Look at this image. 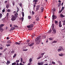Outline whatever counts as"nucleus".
Returning a JSON list of instances; mask_svg holds the SVG:
<instances>
[{"instance_id":"nucleus-3","label":"nucleus","mask_w":65,"mask_h":65,"mask_svg":"<svg viewBox=\"0 0 65 65\" xmlns=\"http://www.w3.org/2000/svg\"><path fill=\"white\" fill-rule=\"evenodd\" d=\"M40 7V6L39 5H38L36 6V10H35V11H37V10H39V8Z\"/></svg>"},{"instance_id":"nucleus-52","label":"nucleus","mask_w":65,"mask_h":65,"mask_svg":"<svg viewBox=\"0 0 65 65\" xmlns=\"http://www.w3.org/2000/svg\"><path fill=\"white\" fill-rule=\"evenodd\" d=\"M41 57H40L38 58L37 59H38V60H39V59H40V58H41Z\"/></svg>"},{"instance_id":"nucleus-17","label":"nucleus","mask_w":65,"mask_h":65,"mask_svg":"<svg viewBox=\"0 0 65 65\" xmlns=\"http://www.w3.org/2000/svg\"><path fill=\"white\" fill-rule=\"evenodd\" d=\"M60 16L61 17V18H64V15H63L62 14H60Z\"/></svg>"},{"instance_id":"nucleus-46","label":"nucleus","mask_w":65,"mask_h":65,"mask_svg":"<svg viewBox=\"0 0 65 65\" xmlns=\"http://www.w3.org/2000/svg\"><path fill=\"white\" fill-rule=\"evenodd\" d=\"M62 11L61 10L60 11H59V13H61V12H62Z\"/></svg>"},{"instance_id":"nucleus-38","label":"nucleus","mask_w":65,"mask_h":65,"mask_svg":"<svg viewBox=\"0 0 65 65\" xmlns=\"http://www.w3.org/2000/svg\"><path fill=\"white\" fill-rule=\"evenodd\" d=\"M19 5L20 7H22V3H20L19 4Z\"/></svg>"},{"instance_id":"nucleus-12","label":"nucleus","mask_w":65,"mask_h":65,"mask_svg":"<svg viewBox=\"0 0 65 65\" xmlns=\"http://www.w3.org/2000/svg\"><path fill=\"white\" fill-rule=\"evenodd\" d=\"M3 31V29L1 28L0 27V32H2V31Z\"/></svg>"},{"instance_id":"nucleus-56","label":"nucleus","mask_w":65,"mask_h":65,"mask_svg":"<svg viewBox=\"0 0 65 65\" xmlns=\"http://www.w3.org/2000/svg\"><path fill=\"white\" fill-rule=\"evenodd\" d=\"M10 10L9 9H8L7 10V11L8 12H10Z\"/></svg>"},{"instance_id":"nucleus-10","label":"nucleus","mask_w":65,"mask_h":65,"mask_svg":"<svg viewBox=\"0 0 65 65\" xmlns=\"http://www.w3.org/2000/svg\"><path fill=\"white\" fill-rule=\"evenodd\" d=\"M62 25H61V22H59V27H62Z\"/></svg>"},{"instance_id":"nucleus-4","label":"nucleus","mask_w":65,"mask_h":65,"mask_svg":"<svg viewBox=\"0 0 65 65\" xmlns=\"http://www.w3.org/2000/svg\"><path fill=\"white\" fill-rule=\"evenodd\" d=\"M33 27V24H30V25L27 26V27L28 28H32V27Z\"/></svg>"},{"instance_id":"nucleus-22","label":"nucleus","mask_w":65,"mask_h":65,"mask_svg":"<svg viewBox=\"0 0 65 65\" xmlns=\"http://www.w3.org/2000/svg\"><path fill=\"white\" fill-rule=\"evenodd\" d=\"M17 12H18V11L20 10V9H19V7H17Z\"/></svg>"},{"instance_id":"nucleus-30","label":"nucleus","mask_w":65,"mask_h":65,"mask_svg":"<svg viewBox=\"0 0 65 65\" xmlns=\"http://www.w3.org/2000/svg\"><path fill=\"white\" fill-rule=\"evenodd\" d=\"M28 19H30L31 18V17L30 16H28Z\"/></svg>"},{"instance_id":"nucleus-29","label":"nucleus","mask_w":65,"mask_h":65,"mask_svg":"<svg viewBox=\"0 0 65 65\" xmlns=\"http://www.w3.org/2000/svg\"><path fill=\"white\" fill-rule=\"evenodd\" d=\"M41 10L42 12L43 11V8L42 7L41 8Z\"/></svg>"},{"instance_id":"nucleus-43","label":"nucleus","mask_w":65,"mask_h":65,"mask_svg":"<svg viewBox=\"0 0 65 65\" xmlns=\"http://www.w3.org/2000/svg\"><path fill=\"white\" fill-rule=\"evenodd\" d=\"M44 53H42V54H41V55L42 56V57H43V56L44 55Z\"/></svg>"},{"instance_id":"nucleus-34","label":"nucleus","mask_w":65,"mask_h":65,"mask_svg":"<svg viewBox=\"0 0 65 65\" xmlns=\"http://www.w3.org/2000/svg\"><path fill=\"white\" fill-rule=\"evenodd\" d=\"M8 43L9 44H10V43H11V42L10 41H8Z\"/></svg>"},{"instance_id":"nucleus-25","label":"nucleus","mask_w":65,"mask_h":65,"mask_svg":"<svg viewBox=\"0 0 65 65\" xmlns=\"http://www.w3.org/2000/svg\"><path fill=\"white\" fill-rule=\"evenodd\" d=\"M32 58H30L29 59V62H32Z\"/></svg>"},{"instance_id":"nucleus-28","label":"nucleus","mask_w":65,"mask_h":65,"mask_svg":"<svg viewBox=\"0 0 65 65\" xmlns=\"http://www.w3.org/2000/svg\"><path fill=\"white\" fill-rule=\"evenodd\" d=\"M39 17H37V19H36V20L37 21H39Z\"/></svg>"},{"instance_id":"nucleus-51","label":"nucleus","mask_w":65,"mask_h":65,"mask_svg":"<svg viewBox=\"0 0 65 65\" xmlns=\"http://www.w3.org/2000/svg\"><path fill=\"white\" fill-rule=\"evenodd\" d=\"M52 10H53V11H56V9H55V8L53 9H52Z\"/></svg>"},{"instance_id":"nucleus-14","label":"nucleus","mask_w":65,"mask_h":65,"mask_svg":"<svg viewBox=\"0 0 65 65\" xmlns=\"http://www.w3.org/2000/svg\"><path fill=\"white\" fill-rule=\"evenodd\" d=\"M59 48L62 50H63V47H62L61 46H60L59 47Z\"/></svg>"},{"instance_id":"nucleus-24","label":"nucleus","mask_w":65,"mask_h":65,"mask_svg":"<svg viewBox=\"0 0 65 65\" xmlns=\"http://www.w3.org/2000/svg\"><path fill=\"white\" fill-rule=\"evenodd\" d=\"M57 51L58 52H61V51H62V50H61V49H59V48L57 50Z\"/></svg>"},{"instance_id":"nucleus-61","label":"nucleus","mask_w":65,"mask_h":65,"mask_svg":"<svg viewBox=\"0 0 65 65\" xmlns=\"http://www.w3.org/2000/svg\"><path fill=\"white\" fill-rule=\"evenodd\" d=\"M6 49H4V52H5V51H6Z\"/></svg>"},{"instance_id":"nucleus-13","label":"nucleus","mask_w":65,"mask_h":65,"mask_svg":"<svg viewBox=\"0 0 65 65\" xmlns=\"http://www.w3.org/2000/svg\"><path fill=\"white\" fill-rule=\"evenodd\" d=\"M5 25V24H2L0 25V28H2L3 26H4Z\"/></svg>"},{"instance_id":"nucleus-1","label":"nucleus","mask_w":65,"mask_h":65,"mask_svg":"<svg viewBox=\"0 0 65 65\" xmlns=\"http://www.w3.org/2000/svg\"><path fill=\"white\" fill-rule=\"evenodd\" d=\"M41 36L38 37L35 40V41L37 43V44H39V43L40 42V40H41Z\"/></svg>"},{"instance_id":"nucleus-26","label":"nucleus","mask_w":65,"mask_h":65,"mask_svg":"<svg viewBox=\"0 0 65 65\" xmlns=\"http://www.w3.org/2000/svg\"><path fill=\"white\" fill-rule=\"evenodd\" d=\"M16 56H17V54H15L13 56V57L14 58L16 57Z\"/></svg>"},{"instance_id":"nucleus-31","label":"nucleus","mask_w":65,"mask_h":65,"mask_svg":"<svg viewBox=\"0 0 65 65\" xmlns=\"http://www.w3.org/2000/svg\"><path fill=\"white\" fill-rule=\"evenodd\" d=\"M22 17H24V12H23L22 13Z\"/></svg>"},{"instance_id":"nucleus-15","label":"nucleus","mask_w":65,"mask_h":65,"mask_svg":"<svg viewBox=\"0 0 65 65\" xmlns=\"http://www.w3.org/2000/svg\"><path fill=\"white\" fill-rule=\"evenodd\" d=\"M9 5H7V6H6V7L7 9H8V8H9Z\"/></svg>"},{"instance_id":"nucleus-42","label":"nucleus","mask_w":65,"mask_h":65,"mask_svg":"<svg viewBox=\"0 0 65 65\" xmlns=\"http://www.w3.org/2000/svg\"><path fill=\"white\" fill-rule=\"evenodd\" d=\"M32 14H35V12L34 11H32Z\"/></svg>"},{"instance_id":"nucleus-47","label":"nucleus","mask_w":65,"mask_h":65,"mask_svg":"<svg viewBox=\"0 0 65 65\" xmlns=\"http://www.w3.org/2000/svg\"><path fill=\"white\" fill-rule=\"evenodd\" d=\"M11 53H12V54H13L14 53V51H11Z\"/></svg>"},{"instance_id":"nucleus-5","label":"nucleus","mask_w":65,"mask_h":65,"mask_svg":"<svg viewBox=\"0 0 65 65\" xmlns=\"http://www.w3.org/2000/svg\"><path fill=\"white\" fill-rule=\"evenodd\" d=\"M57 18V16L53 15H52V19L53 20H54V19H56Z\"/></svg>"},{"instance_id":"nucleus-63","label":"nucleus","mask_w":65,"mask_h":65,"mask_svg":"<svg viewBox=\"0 0 65 65\" xmlns=\"http://www.w3.org/2000/svg\"><path fill=\"white\" fill-rule=\"evenodd\" d=\"M3 49V48H2V47H0V50H2Z\"/></svg>"},{"instance_id":"nucleus-60","label":"nucleus","mask_w":65,"mask_h":65,"mask_svg":"<svg viewBox=\"0 0 65 65\" xmlns=\"http://www.w3.org/2000/svg\"><path fill=\"white\" fill-rule=\"evenodd\" d=\"M51 32V30H50L48 32V33H50Z\"/></svg>"},{"instance_id":"nucleus-16","label":"nucleus","mask_w":65,"mask_h":65,"mask_svg":"<svg viewBox=\"0 0 65 65\" xmlns=\"http://www.w3.org/2000/svg\"><path fill=\"white\" fill-rule=\"evenodd\" d=\"M35 4H35L34 5V7H33V9L34 10H35V7H36V5H35Z\"/></svg>"},{"instance_id":"nucleus-27","label":"nucleus","mask_w":65,"mask_h":65,"mask_svg":"<svg viewBox=\"0 0 65 65\" xmlns=\"http://www.w3.org/2000/svg\"><path fill=\"white\" fill-rule=\"evenodd\" d=\"M15 44H19V45H20V43L18 42H15Z\"/></svg>"},{"instance_id":"nucleus-57","label":"nucleus","mask_w":65,"mask_h":65,"mask_svg":"<svg viewBox=\"0 0 65 65\" xmlns=\"http://www.w3.org/2000/svg\"><path fill=\"white\" fill-rule=\"evenodd\" d=\"M38 65H41V63H40V62H39L38 63Z\"/></svg>"},{"instance_id":"nucleus-64","label":"nucleus","mask_w":65,"mask_h":65,"mask_svg":"<svg viewBox=\"0 0 65 65\" xmlns=\"http://www.w3.org/2000/svg\"><path fill=\"white\" fill-rule=\"evenodd\" d=\"M5 3H7V1H5Z\"/></svg>"},{"instance_id":"nucleus-37","label":"nucleus","mask_w":65,"mask_h":65,"mask_svg":"<svg viewBox=\"0 0 65 65\" xmlns=\"http://www.w3.org/2000/svg\"><path fill=\"white\" fill-rule=\"evenodd\" d=\"M52 28H54V24H52Z\"/></svg>"},{"instance_id":"nucleus-32","label":"nucleus","mask_w":65,"mask_h":65,"mask_svg":"<svg viewBox=\"0 0 65 65\" xmlns=\"http://www.w3.org/2000/svg\"><path fill=\"white\" fill-rule=\"evenodd\" d=\"M13 26L15 27L16 28H18V26H17V25H13Z\"/></svg>"},{"instance_id":"nucleus-40","label":"nucleus","mask_w":65,"mask_h":65,"mask_svg":"<svg viewBox=\"0 0 65 65\" xmlns=\"http://www.w3.org/2000/svg\"><path fill=\"white\" fill-rule=\"evenodd\" d=\"M64 7H63L61 9V10H62V11H63V10H64Z\"/></svg>"},{"instance_id":"nucleus-36","label":"nucleus","mask_w":65,"mask_h":65,"mask_svg":"<svg viewBox=\"0 0 65 65\" xmlns=\"http://www.w3.org/2000/svg\"><path fill=\"white\" fill-rule=\"evenodd\" d=\"M41 65H43L44 62H40Z\"/></svg>"},{"instance_id":"nucleus-55","label":"nucleus","mask_w":65,"mask_h":65,"mask_svg":"<svg viewBox=\"0 0 65 65\" xmlns=\"http://www.w3.org/2000/svg\"><path fill=\"white\" fill-rule=\"evenodd\" d=\"M20 65H24V64H22V63L21 62H20L19 64Z\"/></svg>"},{"instance_id":"nucleus-54","label":"nucleus","mask_w":65,"mask_h":65,"mask_svg":"<svg viewBox=\"0 0 65 65\" xmlns=\"http://www.w3.org/2000/svg\"><path fill=\"white\" fill-rule=\"evenodd\" d=\"M55 23H56V24H57V23H58V21H55Z\"/></svg>"},{"instance_id":"nucleus-2","label":"nucleus","mask_w":65,"mask_h":65,"mask_svg":"<svg viewBox=\"0 0 65 65\" xmlns=\"http://www.w3.org/2000/svg\"><path fill=\"white\" fill-rule=\"evenodd\" d=\"M15 19H16V17H15V16L14 15H12V18H11V20L12 21H15Z\"/></svg>"},{"instance_id":"nucleus-19","label":"nucleus","mask_w":65,"mask_h":65,"mask_svg":"<svg viewBox=\"0 0 65 65\" xmlns=\"http://www.w3.org/2000/svg\"><path fill=\"white\" fill-rule=\"evenodd\" d=\"M42 39H44L45 38V35H44L43 37H42Z\"/></svg>"},{"instance_id":"nucleus-8","label":"nucleus","mask_w":65,"mask_h":65,"mask_svg":"<svg viewBox=\"0 0 65 65\" xmlns=\"http://www.w3.org/2000/svg\"><path fill=\"white\" fill-rule=\"evenodd\" d=\"M38 1V0H34L33 1V2H35V4H36L37 3L36 2Z\"/></svg>"},{"instance_id":"nucleus-59","label":"nucleus","mask_w":65,"mask_h":65,"mask_svg":"<svg viewBox=\"0 0 65 65\" xmlns=\"http://www.w3.org/2000/svg\"><path fill=\"white\" fill-rule=\"evenodd\" d=\"M58 62L59 63V64H60L61 63V61H58Z\"/></svg>"},{"instance_id":"nucleus-9","label":"nucleus","mask_w":65,"mask_h":65,"mask_svg":"<svg viewBox=\"0 0 65 65\" xmlns=\"http://www.w3.org/2000/svg\"><path fill=\"white\" fill-rule=\"evenodd\" d=\"M10 61L9 60H7V62L6 63L7 65H8L9 64H10Z\"/></svg>"},{"instance_id":"nucleus-35","label":"nucleus","mask_w":65,"mask_h":65,"mask_svg":"<svg viewBox=\"0 0 65 65\" xmlns=\"http://www.w3.org/2000/svg\"><path fill=\"white\" fill-rule=\"evenodd\" d=\"M61 3H59L58 4V7H60L61 6Z\"/></svg>"},{"instance_id":"nucleus-44","label":"nucleus","mask_w":65,"mask_h":65,"mask_svg":"<svg viewBox=\"0 0 65 65\" xmlns=\"http://www.w3.org/2000/svg\"><path fill=\"white\" fill-rule=\"evenodd\" d=\"M52 64H55V62L53 61H52Z\"/></svg>"},{"instance_id":"nucleus-53","label":"nucleus","mask_w":65,"mask_h":65,"mask_svg":"<svg viewBox=\"0 0 65 65\" xmlns=\"http://www.w3.org/2000/svg\"><path fill=\"white\" fill-rule=\"evenodd\" d=\"M5 10L4 9L2 10V12H5Z\"/></svg>"},{"instance_id":"nucleus-49","label":"nucleus","mask_w":65,"mask_h":65,"mask_svg":"<svg viewBox=\"0 0 65 65\" xmlns=\"http://www.w3.org/2000/svg\"><path fill=\"white\" fill-rule=\"evenodd\" d=\"M31 62H29L28 64H27V65H31Z\"/></svg>"},{"instance_id":"nucleus-45","label":"nucleus","mask_w":65,"mask_h":65,"mask_svg":"<svg viewBox=\"0 0 65 65\" xmlns=\"http://www.w3.org/2000/svg\"><path fill=\"white\" fill-rule=\"evenodd\" d=\"M23 20H24V18L22 17V18H21V21H22V22H23Z\"/></svg>"},{"instance_id":"nucleus-33","label":"nucleus","mask_w":65,"mask_h":65,"mask_svg":"<svg viewBox=\"0 0 65 65\" xmlns=\"http://www.w3.org/2000/svg\"><path fill=\"white\" fill-rule=\"evenodd\" d=\"M6 45L7 47L10 46V44H6Z\"/></svg>"},{"instance_id":"nucleus-20","label":"nucleus","mask_w":65,"mask_h":65,"mask_svg":"<svg viewBox=\"0 0 65 65\" xmlns=\"http://www.w3.org/2000/svg\"><path fill=\"white\" fill-rule=\"evenodd\" d=\"M18 12H17L16 13L14 14V15L15 17H17V15H18Z\"/></svg>"},{"instance_id":"nucleus-48","label":"nucleus","mask_w":65,"mask_h":65,"mask_svg":"<svg viewBox=\"0 0 65 65\" xmlns=\"http://www.w3.org/2000/svg\"><path fill=\"white\" fill-rule=\"evenodd\" d=\"M2 14H0V18H2Z\"/></svg>"},{"instance_id":"nucleus-18","label":"nucleus","mask_w":65,"mask_h":65,"mask_svg":"<svg viewBox=\"0 0 65 65\" xmlns=\"http://www.w3.org/2000/svg\"><path fill=\"white\" fill-rule=\"evenodd\" d=\"M14 29H15V27H12L11 28V30H14Z\"/></svg>"},{"instance_id":"nucleus-23","label":"nucleus","mask_w":65,"mask_h":65,"mask_svg":"<svg viewBox=\"0 0 65 65\" xmlns=\"http://www.w3.org/2000/svg\"><path fill=\"white\" fill-rule=\"evenodd\" d=\"M62 22L63 23V25H65V20L62 21Z\"/></svg>"},{"instance_id":"nucleus-41","label":"nucleus","mask_w":65,"mask_h":65,"mask_svg":"<svg viewBox=\"0 0 65 65\" xmlns=\"http://www.w3.org/2000/svg\"><path fill=\"white\" fill-rule=\"evenodd\" d=\"M52 42L53 43H57V41H54Z\"/></svg>"},{"instance_id":"nucleus-58","label":"nucleus","mask_w":65,"mask_h":65,"mask_svg":"<svg viewBox=\"0 0 65 65\" xmlns=\"http://www.w3.org/2000/svg\"><path fill=\"white\" fill-rule=\"evenodd\" d=\"M49 39V40H52V38H50Z\"/></svg>"},{"instance_id":"nucleus-50","label":"nucleus","mask_w":65,"mask_h":65,"mask_svg":"<svg viewBox=\"0 0 65 65\" xmlns=\"http://www.w3.org/2000/svg\"><path fill=\"white\" fill-rule=\"evenodd\" d=\"M59 56H63V54H59Z\"/></svg>"},{"instance_id":"nucleus-39","label":"nucleus","mask_w":65,"mask_h":65,"mask_svg":"<svg viewBox=\"0 0 65 65\" xmlns=\"http://www.w3.org/2000/svg\"><path fill=\"white\" fill-rule=\"evenodd\" d=\"M23 58H21V62H23Z\"/></svg>"},{"instance_id":"nucleus-6","label":"nucleus","mask_w":65,"mask_h":65,"mask_svg":"<svg viewBox=\"0 0 65 65\" xmlns=\"http://www.w3.org/2000/svg\"><path fill=\"white\" fill-rule=\"evenodd\" d=\"M52 30L54 32V33H56V28H53Z\"/></svg>"},{"instance_id":"nucleus-62","label":"nucleus","mask_w":65,"mask_h":65,"mask_svg":"<svg viewBox=\"0 0 65 65\" xmlns=\"http://www.w3.org/2000/svg\"><path fill=\"white\" fill-rule=\"evenodd\" d=\"M27 42H29L30 41V40H27Z\"/></svg>"},{"instance_id":"nucleus-11","label":"nucleus","mask_w":65,"mask_h":65,"mask_svg":"<svg viewBox=\"0 0 65 65\" xmlns=\"http://www.w3.org/2000/svg\"><path fill=\"white\" fill-rule=\"evenodd\" d=\"M12 3L13 4V6H14V5H15V2H14V1H13V2H12Z\"/></svg>"},{"instance_id":"nucleus-21","label":"nucleus","mask_w":65,"mask_h":65,"mask_svg":"<svg viewBox=\"0 0 65 65\" xmlns=\"http://www.w3.org/2000/svg\"><path fill=\"white\" fill-rule=\"evenodd\" d=\"M19 62H20V60H17L16 61V63H19Z\"/></svg>"},{"instance_id":"nucleus-7","label":"nucleus","mask_w":65,"mask_h":65,"mask_svg":"<svg viewBox=\"0 0 65 65\" xmlns=\"http://www.w3.org/2000/svg\"><path fill=\"white\" fill-rule=\"evenodd\" d=\"M34 43H33L30 44H28V46H32V45H34Z\"/></svg>"}]
</instances>
